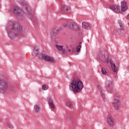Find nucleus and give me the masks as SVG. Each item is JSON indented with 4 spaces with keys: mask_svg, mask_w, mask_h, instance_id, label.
I'll return each instance as SVG.
<instances>
[{
    "mask_svg": "<svg viewBox=\"0 0 129 129\" xmlns=\"http://www.w3.org/2000/svg\"><path fill=\"white\" fill-rule=\"evenodd\" d=\"M127 19H129V13H128V15L127 16Z\"/></svg>",
    "mask_w": 129,
    "mask_h": 129,
    "instance_id": "nucleus-30",
    "label": "nucleus"
},
{
    "mask_svg": "<svg viewBox=\"0 0 129 129\" xmlns=\"http://www.w3.org/2000/svg\"><path fill=\"white\" fill-rule=\"evenodd\" d=\"M98 88L100 91L101 95H102L103 98H104V94L103 93V92H102V89L101 88V87L100 85H98Z\"/></svg>",
    "mask_w": 129,
    "mask_h": 129,
    "instance_id": "nucleus-22",
    "label": "nucleus"
},
{
    "mask_svg": "<svg viewBox=\"0 0 129 129\" xmlns=\"http://www.w3.org/2000/svg\"><path fill=\"white\" fill-rule=\"evenodd\" d=\"M22 10L18 7H14L13 8V13L17 17H22Z\"/></svg>",
    "mask_w": 129,
    "mask_h": 129,
    "instance_id": "nucleus-9",
    "label": "nucleus"
},
{
    "mask_svg": "<svg viewBox=\"0 0 129 129\" xmlns=\"http://www.w3.org/2000/svg\"><path fill=\"white\" fill-rule=\"evenodd\" d=\"M58 33H59V28L58 27L53 28L52 29V32L51 33V37L52 39H53V38H54V37H56Z\"/></svg>",
    "mask_w": 129,
    "mask_h": 129,
    "instance_id": "nucleus-12",
    "label": "nucleus"
},
{
    "mask_svg": "<svg viewBox=\"0 0 129 129\" xmlns=\"http://www.w3.org/2000/svg\"><path fill=\"white\" fill-rule=\"evenodd\" d=\"M32 54L33 56H37L39 54V48H38V46H35L34 47Z\"/></svg>",
    "mask_w": 129,
    "mask_h": 129,
    "instance_id": "nucleus-19",
    "label": "nucleus"
},
{
    "mask_svg": "<svg viewBox=\"0 0 129 129\" xmlns=\"http://www.w3.org/2000/svg\"><path fill=\"white\" fill-rule=\"evenodd\" d=\"M110 10L113 11L115 13H120L121 11H120V8L119 6L112 5L110 7Z\"/></svg>",
    "mask_w": 129,
    "mask_h": 129,
    "instance_id": "nucleus-11",
    "label": "nucleus"
},
{
    "mask_svg": "<svg viewBox=\"0 0 129 129\" xmlns=\"http://www.w3.org/2000/svg\"><path fill=\"white\" fill-rule=\"evenodd\" d=\"M79 45H80V46H81V45H82V42H80Z\"/></svg>",
    "mask_w": 129,
    "mask_h": 129,
    "instance_id": "nucleus-29",
    "label": "nucleus"
},
{
    "mask_svg": "<svg viewBox=\"0 0 129 129\" xmlns=\"http://www.w3.org/2000/svg\"><path fill=\"white\" fill-rule=\"evenodd\" d=\"M115 35H116V33H115Z\"/></svg>",
    "mask_w": 129,
    "mask_h": 129,
    "instance_id": "nucleus-33",
    "label": "nucleus"
},
{
    "mask_svg": "<svg viewBox=\"0 0 129 129\" xmlns=\"http://www.w3.org/2000/svg\"><path fill=\"white\" fill-rule=\"evenodd\" d=\"M67 105L70 108H73V103L70 102H68L67 103Z\"/></svg>",
    "mask_w": 129,
    "mask_h": 129,
    "instance_id": "nucleus-23",
    "label": "nucleus"
},
{
    "mask_svg": "<svg viewBox=\"0 0 129 129\" xmlns=\"http://www.w3.org/2000/svg\"><path fill=\"white\" fill-rule=\"evenodd\" d=\"M119 25L120 30H121L122 31H124V30L125 29V27L124 26V25L122 24V22L121 21L119 22Z\"/></svg>",
    "mask_w": 129,
    "mask_h": 129,
    "instance_id": "nucleus-21",
    "label": "nucleus"
},
{
    "mask_svg": "<svg viewBox=\"0 0 129 129\" xmlns=\"http://www.w3.org/2000/svg\"><path fill=\"white\" fill-rule=\"evenodd\" d=\"M68 51L70 52H71V49H68Z\"/></svg>",
    "mask_w": 129,
    "mask_h": 129,
    "instance_id": "nucleus-31",
    "label": "nucleus"
},
{
    "mask_svg": "<svg viewBox=\"0 0 129 129\" xmlns=\"http://www.w3.org/2000/svg\"><path fill=\"white\" fill-rule=\"evenodd\" d=\"M108 57H109V55L108 54V52L105 51L104 52L102 55L101 56L100 59L105 63H107L108 64L110 63V66L111 67V69L113 72H115L116 71V66L114 64V63L112 62V60H108Z\"/></svg>",
    "mask_w": 129,
    "mask_h": 129,
    "instance_id": "nucleus-3",
    "label": "nucleus"
},
{
    "mask_svg": "<svg viewBox=\"0 0 129 129\" xmlns=\"http://www.w3.org/2000/svg\"><path fill=\"white\" fill-rule=\"evenodd\" d=\"M66 48H67V49H68V45H66Z\"/></svg>",
    "mask_w": 129,
    "mask_h": 129,
    "instance_id": "nucleus-32",
    "label": "nucleus"
},
{
    "mask_svg": "<svg viewBox=\"0 0 129 129\" xmlns=\"http://www.w3.org/2000/svg\"><path fill=\"white\" fill-rule=\"evenodd\" d=\"M83 83L79 80L75 79L70 84V90L74 93H78L83 89Z\"/></svg>",
    "mask_w": 129,
    "mask_h": 129,
    "instance_id": "nucleus-2",
    "label": "nucleus"
},
{
    "mask_svg": "<svg viewBox=\"0 0 129 129\" xmlns=\"http://www.w3.org/2000/svg\"><path fill=\"white\" fill-rule=\"evenodd\" d=\"M68 28L71 30H79V26L74 23H70L68 25Z\"/></svg>",
    "mask_w": 129,
    "mask_h": 129,
    "instance_id": "nucleus-10",
    "label": "nucleus"
},
{
    "mask_svg": "<svg viewBox=\"0 0 129 129\" xmlns=\"http://www.w3.org/2000/svg\"><path fill=\"white\" fill-rule=\"evenodd\" d=\"M68 25H69V23H68V24H64L63 25V27L64 28H66V27H68Z\"/></svg>",
    "mask_w": 129,
    "mask_h": 129,
    "instance_id": "nucleus-28",
    "label": "nucleus"
},
{
    "mask_svg": "<svg viewBox=\"0 0 129 129\" xmlns=\"http://www.w3.org/2000/svg\"><path fill=\"white\" fill-rule=\"evenodd\" d=\"M107 122L108 124L109 125V126H113V120L112 119V118L108 117L107 119Z\"/></svg>",
    "mask_w": 129,
    "mask_h": 129,
    "instance_id": "nucleus-18",
    "label": "nucleus"
},
{
    "mask_svg": "<svg viewBox=\"0 0 129 129\" xmlns=\"http://www.w3.org/2000/svg\"><path fill=\"white\" fill-rule=\"evenodd\" d=\"M7 126H8V127H9V128H10V129L14 128V126H13V125H12V124H11L10 123H8L7 124Z\"/></svg>",
    "mask_w": 129,
    "mask_h": 129,
    "instance_id": "nucleus-27",
    "label": "nucleus"
},
{
    "mask_svg": "<svg viewBox=\"0 0 129 129\" xmlns=\"http://www.w3.org/2000/svg\"><path fill=\"white\" fill-rule=\"evenodd\" d=\"M101 73L103 74V75H106L107 73V72H106V70H105L104 69H102Z\"/></svg>",
    "mask_w": 129,
    "mask_h": 129,
    "instance_id": "nucleus-25",
    "label": "nucleus"
},
{
    "mask_svg": "<svg viewBox=\"0 0 129 129\" xmlns=\"http://www.w3.org/2000/svg\"><path fill=\"white\" fill-rule=\"evenodd\" d=\"M120 94L119 93H115L114 94V100L113 102V106L115 109H119L120 108L121 104H120Z\"/></svg>",
    "mask_w": 129,
    "mask_h": 129,
    "instance_id": "nucleus-5",
    "label": "nucleus"
},
{
    "mask_svg": "<svg viewBox=\"0 0 129 129\" xmlns=\"http://www.w3.org/2000/svg\"><path fill=\"white\" fill-rule=\"evenodd\" d=\"M121 8L122 12H124L127 10V5H126V2L125 1L121 2Z\"/></svg>",
    "mask_w": 129,
    "mask_h": 129,
    "instance_id": "nucleus-14",
    "label": "nucleus"
},
{
    "mask_svg": "<svg viewBox=\"0 0 129 129\" xmlns=\"http://www.w3.org/2000/svg\"><path fill=\"white\" fill-rule=\"evenodd\" d=\"M69 10V7H66L65 5L62 6L61 9L62 13H67Z\"/></svg>",
    "mask_w": 129,
    "mask_h": 129,
    "instance_id": "nucleus-20",
    "label": "nucleus"
},
{
    "mask_svg": "<svg viewBox=\"0 0 129 129\" xmlns=\"http://www.w3.org/2000/svg\"><path fill=\"white\" fill-rule=\"evenodd\" d=\"M7 31L11 39L21 37L24 35L25 30L21 25L16 22L9 23L7 26Z\"/></svg>",
    "mask_w": 129,
    "mask_h": 129,
    "instance_id": "nucleus-1",
    "label": "nucleus"
},
{
    "mask_svg": "<svg viewBox=\"0 0 129 129\" xmlns=\"http://www.w3.org/2000/svg\"><path fill=\"white\" fill-rule=\"evenodd\" d=\"M39 58H40L41 60H45V61L50 62V63H55L56 62V60L54 58L51 57L49 55H47L46 54L42 53L39 54Z\"/></svg>",
    "mask_w": 129,
    "mask_h": 129,
    "instance_id": "nucleus-6",
    "label": "nucleus"
},
{
    "mask_svg": "<svg viewBox=\"0 0 129 129\" xmlns=\"http://www.w3.org/2000/svg\"><path fill=\"white\" fill-rule=\"evenodd\" d=\"M34 110H35V112H39V111L41 110V105L36 104L34 105Z\"/></svg>",
    "mask_w": 129,
    "mask_h": 129,
    "instance_id": "nucleus-17",
    "label": "nucleus"
},
{
    "mask_svg": "<svg viewBox=\"0 0 129 129\" xmlns=\"http://www.w3.org/2000/svg\"><path fill=\"white\" fill-rule=\"evenodd\" d=\"M106 88L108 91L111 92L113 90L114 87V84L111 81H107L105 83Z\"/></svg>",
    "mask_w": 129,
    "mask_h": 129,
    "instance_id": "nucleus-8",
    "label": "nucleus"
},
{
    "mask_svg": "<svg viewBox=\"0 0 129 129\" xmlns=\"http://www.w3.org/2000/svg\"><path fill=\"white\" fill-rule=\"evenodd\" d=\"M22 6L24 9L26 10V14L29 19H33V14H32V10L30 9V7L25 2L22 3Z\"/></svg>",
    "mask_w": 129,
    "mask_h": 129,
    "instance_id": "nucleus-7",
    "label": "nucleus"
},
{
    "mask_svg": "<svg viewBox=\"0 0 129 129\" xmlns=\"http://www.w3.org/2000/svg\"><path fill=\"white\" fill-rule=\"evenodd\" d=\"M82 28L86 30H90V25L87 23L84 22L82 23Z\"/></svg>",
    "mask_w": 129,
    "mask_h": 129,
    "instance_id": "nucleus-15",
    "label": "nucleus"
},
{
    "mask_svg": "<svg viewBox=\"0 0 129 129\" xmlns=\"http://www.w3.org/2000/svg\"><path fill=\"white\" fill-rule=\"evenodd\" d=\"M42 89L43 90H47L48 89V86H47L46 85H43L42 86Z\"/></svg>",
    "mask_w": 129,
    "mask_h": 129,
    "instance_id": "nucleus-26",
    "label": "nucleus"
},
{
    "mask_svg": "<svg viewBox=\"0 0 129 129\" xmlns=\"http://www.w3.org/2000/svg\"><path fill=\"white\" fill-rule=\"evenodd\" d=\"M56 47L58 51H61L62 54H65V53H66L65 49H63V46L56 45Z\"/></svg>",
    "mask_w": 129,
    "mask_h": 129,
    "instance_id": "nucleus-16",
    "label": "nucleus"
},
{
    "mask_svg": "<svg viewBox=\"0 0 129 129\" xmlns=\"http://www.w3.org/2000/svg\"><path fill=\"white\" fill-rule=\"evenodd\" d=\"M52 98H53V96L52 97H48L47 100H48L49 106L50 108L52 109H54L55 108V105H54V102L52 101Z\"/></svg>",
    "mask_w": 129,
    "mask_h": 129,
    "instance_id": "nucleus-13",
    "label": "nucleus"
},
{
    "mask_svg": "<svg viewBox=\"0 0 129 129\" xmlns=\"http://www.w3.org/2000/svg\"><path fill=\"white\" fill-rule=\"evenodd\" d=\"M9 89V83L4 79L0 78V93H5Z\"/></svg>",
    "mask_w": 129,
    "mask_h": 129,
    "instance_id": "nucleus-4",
    "label": "nucleus"
},
{
    "mask_svg": "<svg viewBox=\"0 0 129 129\" xmlns=\"http://www.w3.org/2000/svg\"><path fill=\"white\" fill-rule=\"evenodd\" d=\"M81 48V45H79L77 46V48H76V51H77V53H79L80 52V49Z\"/></svg>",
    "mask_w": 129,
    "mask_h": 129,
    "instance_id": "nucleus-24",
    "label": "nucleus"
}]
</instances>
